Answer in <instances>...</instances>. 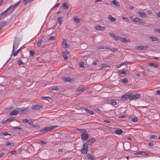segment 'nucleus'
Segmentation results:
<instances>
[{"label": "nucleus", "instance_id": "51", "mask_svg": "<svg viewBox=\"0 0 160 160\" xmlns=\"http://www.w3.org/2000/svg\"><path fill=\"white\" fill-rule=\"evenodd\" d=\"M155 32H158L160 33V28H156L154 29Z\"/></svg>", "mask_w": 160, "mask_h": 160}, {"label": "nucleus", "instance_id": "15", "mask_svg": "<svg viewBox=\"0 0 160 160\" xmlns=\"http://www.w3.org/2000/svg\"><path fill=\"white\" fill-rule=\"evenodd\" d=\"M84 110L87 113L89 114L90 115H93L94 114V112L92 110H90L87 108H85Z\"/></svg>", "mask_w": 160, "mask_h": 160}, {"label": "nucleus", "instance_id": "26", "mask_svg": "<svg viewBox=\"0 0 160 160\" xmlns=\"http://www.w3.org/2000/svg\"><path fill=\"white\" fill-rule=\"evenodd\" d=\"M133 21L136 24H138L140 21V19L138 18H135L133 20Z\"/></svg>", "mask_w": 160, "mask_h": 160}, {"label": "nucleus", "instance_id": "44", "mask_svg": "<svg viewBox=\"0 0 160 160\" xmlns=\"http://www.w3.org/2000/svg\"><path fill=\"white\" fill-rule=\"evenodd\" d=\"M157 138V136L156 135H152L150 137V138L151 139H156Z\"/></svg>", "mask_w": 160, "mask_h": 160}, {"label": "nucleus", "instance_id": "7", "mask_svg": "<svg viewBox=\"0 0 160 160\" xmlns=\"http://www.w3.org/2000/svg\"><path fill=\"white\" fill-rule=\"evenodd\" d=\"M96 30L99 31H104L106 29V28L105 27H103L99 25H97L95 27Z\"/></svg>", "mask_w": 160, "mask_h": 160}, {"label": "nucleus", "instance_id": "1", "mask_svg": "<svg viewBox=\"0 0 160 160\" xmlns=\"http://www.w3.org/2000/svg\"><path fill=\"white\" fill-rule=\"evenodd\" d=\"M139 94L137 93L133 94L132 93H129L128 94H125L121 97V99L122 101H124L129 99L130 100H136L140 97Z\"/></svg>", "mask_w": 160, "mask_h": 160}, {"label": "nucleus", "instance_id": "63", "mask_svg": "<svg viewBox=\"0 0 160 160\" xmlns=\"http://www.w3.org/2000/svg\"><path fill=\"white\" fill-rule=\"evenodd\" d=\"M60 3H58L56 4L54 6V8H56L58 7L60 5Z\"/></svg>", "mask_w": 160, "mask_h": 160}, {"label": "nucleus", "instance_id": "14", "mask_svg": "<svg viewBox=\"0 0 160 160\" xmlns=\"http://www.w3.org/2000/svg\"><path fill=\"white\" fill-rule=\"evenodd\" d=\"M18 112L15 110H13L11 112L10 114L11 116H15L18 115Z\"/></svg>", "mask_w": 160, "mask_h": 160}, {"label": "nucleus", "instance_id": "10", "mask_svg": "<svg viewBox=\"0 0 160 160\" xmlns=\"http://www.w3.org/2000/svg\"><path fill=\"white\" fill-rule=\"evenodd\" d=\"M95 141V140L94 139H89L87 141L86 143V145H92L93 143Z\"/></svg>", "mask_w": 160, "mask_h": 160}, {"label": "nucleus", "instance_id": "47", "mask_svg": "<svg viewBox=\"0 0 160 160\" xmlns=\"http://www.w3.org/2000/svg\"><path fill=\"white\" fill-rule=\"evenodd\" d=\"M55 38L54 37L52 36H51L49 37V38L48 39V40L49 41V40H54L55 39Z\"/></svg>", "mask_w": 160, "mask_h": 160}, {"label": "nucleus", "instance_id": "42", "mask_svg": "<svg viewBox=\"0 0 160 160\" xmlns=\"http://www.w3.org/2000/svg\"><path fill=\"white\" fill-rule=\"evenodd\" d=\"M107 67H109L107 65H103L102 66H101L100 67V69H102L104 68H106Z\"/></svg>", "mask_w": 160, "mask_h": 160}, {"label": "nucleus", "instance_id": "59", "mask_svg": "<svg viewBox=\"0 0 160 160\" xmlns=\"http://www.w3.org/2000/svg\"><path fill=\"white\" fill-rule=\"evenodd\" d=\"M156 94L158 96H160V90H157L156 92Z\"/></svg>", "mask_w": 160, "mask_h": 160}, {"label": "nucleus", "instance_id": "3", "mask_svg": "<svg viewBox=\"0 0 160 160\" xmlns=\"http://www.w3.org/2000/svg\"><path fill=\"white\" fill-rule=\"evenodd\" d=\"M58 127L57 125H52L50 127H47L41 129L40 131L41 132L45 133L48 131H50L54 128Z\"/></svg>", "mask_w": 160, "mask_h": 160}, {"label": "nucleus", "instance_id": "11", "mask_svg": "<svg viewBox=\"0 0 160 160\" xmlns=\"http://www.w3.org/2000/svg\"><path fill=\"white\" fill-rule=\"evenodd\" d=\"M88 88L87 87H79L76 90V91L77 92H84L86 91Z\"/></svg>", "mask_w": 160, "mask_h": 160}, {"label": "nucleus", "instance_id": "16", "mask_svg": "<svg viewBox=\"0 0 160 160\" xmlns=\"http://www.w3.org/2000/svg\"><path fill=\"white\" fill-rule=\"evenodd\" d=\"M120 40L123 42H130L129 39H126L125 38H121L120 39Z\"/></svg>", "mask_w": 160, "mask_h": 160}, {"label": "nucleus", "instance_id": "4", "mask_svg": "<svg viewBox=\"0 0 160 160\" xmlns=\"http://www.w3.org/2000/svg\"><path fill=\"white\" fill-rule=\"evenodd\" d=\"M82 147V149L81 151V152L83 154H85L86 153H87V152L88 151V146L86 144L84 143L83 144Z\"/></svg>", "mask_w": 160, "mask_h": 160}, {"label": "nucleus", "instance_id": "48", "mask_svg": "<svg viewBox=\"0 0 160 160\" xmlns=\"http://www.w3.org/2000/svg\"><path fill=\"white\" fill-rule=\"evenodd\" d=\"M105 47V46H103V45L100 46H99L98 47V50H99V49L104 48Z\"/></svg>", "mask_w": 160, "mask_h": 160}, {"label": "nucleus", "instance_id": "54", "mask_svg": "<svg viewBox=\"0 0 160 160\" xmlns=\"http://www.w3.org/2000/svg\"><path fill=\"white\" fill-rule=\"evenodd\" d=\"M140 23L144 24L145 23V22L143 21L142 19H140V21L139 22V24Z\"/></svg>", "mask_w": 160, "mask_h": 160}, {"label": "nucleus", "instance_id": "5", "mask_svg": "<svg viewBox=\"0 0 160 160\" xmlns=\"http://www.w3.org/2000/svg\"><path fill=\"white\" fill-rule=\"evenodd\" d=\"M19 45V42L17 41H14L13 43L12 54L14 52L15 49H17Z\"/></svg>", "mask_w": 160, "mask_h": 160}, {"label": "nucleus", "instance_id": "23", "mask_svg": "<svg viewBox=\"0 0 160 160\" xmlns=\"http://www.w3.org/2000/svg\"><path fill=\"white\" fill-rule=\"evenodd\" d=\"M43 42V40L41 39L39 40L37 43V46L38 47H39L41 46V45Z\"/></svg>", "mask_w": 160, "mask_h": 160}, {"label": "nucleus", "instance_id": "37", "mask_svg": "<svg viewBox=\"0 0 160 160\" xmlns=\"http://www.w3.org/2000/svg\"><path fill=\"white\" fill-rule=\"evenodd\" d=\"M22 48H21L20 49H19L18 51H16V52L15 53H14L13 54V55L14 56H17V54L18 53H19V52L21 51L22 50Z\"/></svg>", "mask_w": 160, "mask_h": 160}, {"label": "nucleus", "instance_id": "12", "mask_svg": "<svg viewBox=\"0 0 160 160\" xmlns=\"http://www.w3.org/2000/svg\"><path fill=\"white\" fill-rule=\"evenodd\" d=\"M149 38H151L152 41H157L158 42H159L160 41V39L157 37H153L152 36H150L149 37Z\"/></svg>", "mask_w": 160, "mask_h": 160}, {"label": "nucleus", "instance_id": "22", "mask_svg": "<svg viewBox=\"0 0 160 160\" xmlns=\"http://www.w3.org/2000/svg\"><path fill=\"white\" fill-rule=\"evenodd\" d=\"M138 14L142 18H144L145 16V14L143 12H138Z\"/></svg>", "mask_w": 160, "mask_h": 160}, {"label": "nucleus", "instance_id": "45", "mask_svg": "<svg viewBox=\"0 0 160 160\" xmlns=\"http://www.w3.org/2000/svg\"><path fill=\"white\" fill-rule=\"evenodd\" d=\"M113 38L115 40H118L119 39H120V38L119 37V36H114L113 37Z\"/></svg>", "mask_w": 160, "mask_h": 160}, {"label": "nucleus", "instance_id": "43", "mask_svg": "<svg viewBox=\"0 0 160 160\" xmlns=\"http://www.w3.org/2000/svg\"><path fill=\"white\" fill-rule=\"evenodd\" d=\"M22 121L23 122H29V124H30L31 123H32V121H31V122H29V120L27 119H23L22 120Z\"/></svg>", "mask_w": 160, "mask_h": 160}, {"label": "nucleus", "instance_id": "36", "mask_svg": "<svg viewBox=\"0 0 160 160\" xmlns=\"http://www.w3.org/2000/svg\"><path fill=\"white\" fill-rule=\"evenodd\" d=\"M1 135H4V136H6L8 135H10L7 132H2L1 133Z\"/></svg>", "mask_w": 160, "mask_h": 160}, {"label": "nucleus", "instance_id": "49", "mask_svg": "<svg viewBox=\"0 0 160 160\" xmlns=\"http://www.w3.org/2000/svg\"><path fill=\"white\" fill-rule=\"evenodd\" d=\"M30 54L31 56H33L35 54V52L33 50L31 51L30 52Z\"/></svg>", "mask_w": 160, "mask_h": 160}, {"label": "nucleus", "instance_id": "57", "mask_svg": "<svg viewBox=\"0 0 160 160\" xmlns=\"http://www.w3.org/2000/svg\"><path fill=\"white\" fill-rule=\"evenodd\" d=\"M16 150L12 151L10 152V153L12 154H14L16 153Z\"/></svg>", "mask_w": 160, "mask_h": 160}, {"label": "nucleus", "instance_id": "55", "mask_svg": "<svg viewBox=\"0 0 160 160\" xmlns=\"http://www.w3.org/2000/svg\"><path fill=\"white\" fill-rule=\"evenodd\" d=\"M126 117L125 115H122L119 117V118H124Z\"/></svg>", "mask_w": 160, "mask_h": 160}, {"label": "nucleus", "instance_id": "35", "mask_svg": "<svg viewBox=\"0 0 160 160\" xmlns=\"http://www.w3.org/2000/svg\"><path fill=\"white\" fill-rule=\"evenodd\" d=\"M43 98L45 100H47L49 102H51L52 100L51 98L49 97H43Z\"/></svg>", "mask_w": 160, "mask_h": 160}, {"label": "nucleus", "instance_id": "61", "mask_svg": "<svg viewBox=\"0 0 160 160\" xmlns=\"http://www.w3.org/2000/svg\"><path fill=\"white\" fill-rule=\"evenodd\" d=\"M80 67L81 68H83L84 67V65L83 63L82 62L80 64Z\"/></svg>", "mask_w": 160, "mask_h": 160}, {"label": "nucleus", "instance_id": "40", "mask_svg": "<svg viewBox=\"0 0 160 160\" xmlns=\"http://www.w3.org/2000/svg\"><path fill=\"white\" fill-rule=\"evenodd\" d=\"M88 158V159H90L91 160L93 159V157L91 154H88L87 155Z\"/></svg>", "mask_w": 160, "mask_h": 160}, {"label": "nucleus", "instance_id": "62", "mask_svg": "<svg viewBox=\"0 0 160 160\" xmlns=\"http://www.w3.org/2000/svg\"><path fill=\"white\" fill-rule=\"evenodd\" d=\"M29 0H24L23 1V3L24 4H25L26 5L28 2Z\"/></svg>", "mask_w": 160, "mask_h": 160}, {"label": "nucleus", "instance_id": "19", "mask_svg": "<svg viewBox=\"0 0 160 160\" xmlns=\"http://www.w3.org/2000/svg\"><path fill=\"white\" fill-rule=\"evenodd\" d=\"M62 7L65 10H67L69 8V6L68 5V4L65 2L63 3Z\"/></svg>", "mask_w": 160, "mask_h": 160}, {"label": "nucleus", "instance_id": "17", "mask_svg": "<svg viewBox=\"0 0 160 160\" xmlns=\"http://www.w3.org/2000/svg\"><path fill=\"white\" fill-rule=\"evenodd\" d=\"M72 78H71L69 77H64L63 78V80L65 82H69L71 81V79H72Z\"/></svg>", "mask_w": 160, "mask_h": 160}, {"label": "nucleus", "instance_id": "24", "mask_svg": "<svg viewBox=\"0 0 160 160\" xmlns=\"http://www.w3.org/2000/svg\"><path fill=\"white\" fill-rule=\"evenodd\" d=\"M5 145L7 146H10V147H12L14 146V144L13 143H11L9 142H6Z\"/></svg>", "mask_w": 160, "mask_h": 160}, {"label": "nucleus", "instance_id": "38", "mask_svg": "<svg viewBox=\"0 0 160 160\" xmlns=\"http://www.w3.org/2000/svg\"><path fill=\"white\" fill-rule=\"evenodd\" d=\"M74 21L76 22V23H79L80 21V19L78 18H77V17H75V18Z\"/></svg>", "mask_w": 160, "mask_h": 160}, {"label": "nucleus", "instance_id": "34", "mask_svg": "<svg viewBox=\"0 0 160 160\" xmlns=\"http://www.w3.org/2000/svg\"><path fill=\"white\" fill-rule=\"evenodd\" d=\"M51 90L52 91L55 90L58 91L59 90V88L57 87H51Z\"/></svg>", "mask_w": 160, "mask_h": 160}, {"label": "nucleus", "instance_id": "20", "mask_svg": "<svg viewBox=\"0 0 160 160\" xmlns=\"http://www.w3.org/2000/svg\"><path fill=\"white\" fill-rule=\"evenodd\" d=\"M108 18L110 21L112 22L115 21L116 20V18H115L112 17L111 15H110L108 16Z\"/></svg>", "mask_w": 160, "mask_h": 160}, {"label": "nucleus", "instance_id": "18", "mask_svg": "<svg viewBox=\"0 0 160 160\" xmlns=\"http://www.w3.org/2000/svg\"><path fill=\"white\" fill-rule=\"evenodd\" d=\"M123 132V131L121 129L116 130L115 131V134L117 135H120Z\"/></svg>", "mask_w": 160, "mask_h": 160}, {"label": "nucleus", "instance_id": "64", "mask_svg": "<svg viewBox=\"0 0 160 160\" xmlns=\"http://www.w3.org/2000/svg\"><path fill=\"white\" fill-rule=\"evenodd\" d=\"M63 53H64V54H69V52L68 51L65 50V52H63Z\"/></svg>", "mask_w": 160, "mask_h": 160}, {"label": "nucleus", "instance_id": "53", "mask_svg": "<svg viewBox=\"0 0 160 160\" xmlns=\"http://www.w3.org/2000/svg\"><path fill=\"white\" fill-rule=\"evenodd\" d=\"M63 56L65 60H66L68 59V57L67 55L64 54V55H63Z\"/></svg>", "mask_w": 160, "mask_h": 160}, {"label": "nucleus", "instance_id": "28", "mask_svg": "<svg viewBox=\"0 0 160 160\" xmlns=\"http://www.w3.org/2000/svg\"><path fill=\"white\" fill-rule=\"evenodd\" d=\"M18 63L19 66L24 67V63L20 59L18 61Z\"/></svg>", "mask_w": 160, "mask_h": 160}, {"label": "nucleus", "instance_id": "25", "mask_svg": "<svg viewBox=\"0 0 160 160\" xmlns=\"http://www.w3.org/2000/svg\"><path fill=\"white\" fill-rule=\"evenodd\" d=\"M28 108H25L23 109H22L20 112V113L21 114H23L24 113L28 111Z\"/></svg>", "mask_w": 160, "mask_h": 160}, {"label": "nucleus", "instance_id": "21", "mask_svg": "<svg viewBox=\"0 0 160 160\" xmlns=\"http://www.w3.org/2000/svg\"><path fill=\"white\" fill-rule=\"evenodd\" d=\"M111 3L114 4L116 6L118 7L119 6V4L118 2V1L116 0H113L111 2Z\"/></svg>", "mask_w": 160, "mask_h": 160}, {"label": "nucleus", "instance_id": "41", "mask_svg": "<svg viewBox=\"0 0 160 160\" xmlns=\"http://www.w3.org/2000/svg\"><path fill=\"white\" fill-rule=\"evenodd\" d=\"M132 121L133 122H136L138 121V118L136 117L133 118L132 119Z\"/></svg>", "mask_w": 160, "mask_h": 160}, {"label": "nucleus", "instance_id": "50", "mask_svg": "<svg viewBox=\"0 0 160 160\" xmlns=\"http://www.w3.org/2000/svg\"><path fill=\"white\" fill-rule=\"evenodd\" d=\"M122 19L123 20L125 21L126 22H128V19L126 17H122Z\"/></svg>", "mask_w": 160, "mask_h": 160}, {"label": "nucleus", "instance_id": "33", "mask_svg": "<svg viewBox=\"0 0 160 160\" xmlns=\"http://www.w3.org/2000/svg\"><path fill=\"white\" fill-rule=\"evenodd\" d=\"M110 103L113 105H116L117 103L115 100H113L110 101Z\"/></svg>", "mask_w": 160, "mask_h": 160}, {"label": "nucleus", "instance_id": "56", "mask_svg": "<svg viewBox=\"0 0 160 160\" xmlns=\"http://www.w3.org/2000/svg\"><path fill=\"white\" fill-rule=\"evenodd\" d=\"M11 121V118H8L7 120L5 121V122H9Z\"/></svg>", "mask_w": 160, "mask_h": 160}, {"label": "nucleus", "instance_id": "30", "mask_svg": "<svg viewBox=\"0 0 160 160\" xmlns=\"http://www.w3.org/2000/svg\"><path fill=\"white\" fill-rule=\"evenodd\" d=\"M6 23V22L5 21L2 22L0 23V30L5 26Z\"/></svg>", "mask_w": 160, "mask_h": 160}, {"label": "nucleus", "instance_id": "52", "mask_svg": "<svg viewBox=\"0 0 160 160\" xmlns=\"http://www.w3.org/2000/svg\"><path fill=\"white\" fill-rule=\"evenodd\" d=\"M109 34L112 38L115 36V34L112 32H110Z\"/></svg>", "mask_w": 160, "mask_h": 160}, {"label": "nucleus", "instance_id": "29", "mask_svg": "<svg viewBox=\"0 0 160 160\" xmlns=\"http://www.w3.org/2000/svg\"><path fill=\"white\" fill-rule=\"evenodd\" d=\"M149 64L150 67H153L155 68H157L158 67V65L155 63H149Z\"/></svg>", "mask_w": 160, "mask_h": 160}, {"label": "nucleus", "instance_id": "46", "mask_svg": "<svg viewBox=\"0 0 160 160\" xmlns=\"http://www.w3.org/2000/svg\"><path fill=\"white\" fill-rule=\"evenodd\" d=\"M32 126L33 127L37 129L40 128V126L38 125H32Z\"/></svg>", "mask_w": 160, "mask_h": 160}, {"label": "nucleus", "instance_id": "6", "mask_svg": "<svg viewBox=\"0 0 160 160\" xmlns=\"http://www.w3.org/2000/svg\"><path fill=\"white\" fill-rule=\"evenodd\" d=\"M81 137L82 139L84 140H86L89 137L88 134L86 132H83L81 135Z\"/></svg>", "mask_w": 160, "mask_h": 160}, {"label": "nucleus", "instance_id": "9", "mask_svg": "<svg viewBox=\"0 0 160 160\" xmlns=\"http://www.w3.org/2000/svg\"><path fill=\"white\" fill-rule=\"evenodd\" d=\"M123 146L124 149L126 151H128L130 148V144L128 142L124 145Z\"/></svg>", "mask_w": 160, "mask_h": 160}, {"label": "nucleus", "instance_id": "27", "mask_svg": "<svg viewBox=\"0 0 160 160\" xmlns=\"http://www.w3.org/2000/svg\"><path fill=\"white\" fill-rule=\"evenodd\" d=\"M106 49H108L109 50L112 52H115L117 51V49L115 48H110L108 47H107L106 48Z\"/></svg>", "mask_w": 160, "mask_h": 160}, {"label": "nucleus", "instance_id": "31", "mask_svg": "<svg viewBox=\"0 0 160 160\" xmlns=\"http://www.w3.org/2000/svg\"><path fill=\"white\" fill-rule=\"evenodd\" d=\"M63 45L62 47L64 48H67V42L66 40H64L63 42Z\"/></svg>", "mask_w": 160, "mask_h": 160}, {"label": "nucleus", "instance_id": "32", "mask_svg": "<svg viewBox=\"0 0 160 160\" xmlns=\"http://www.w3.org/2000/svg\"><path fill=\"white\" fill-rule=\"evenodd\" d=\"M62 17H59L58 18V22L60 24H61L62 23Z\"/></svg>", "mask_w": 160, "mask_h": 160}, {"label": "nucleus", "instance_id": "13", "mask_svg": "<svg viewBox=\"0 0 160 160\" xmlns=\"http://www.w3.org/2000/svg\"><path fill=\"white\" fill-rule=\"evenodd\" d=\"M148 48V46H142L141 45L138 46L137 48L139 50H146Z\"/></svg>", "mask_w": 160, "mask_h": 160}, {"label": "nucleus", "instance_id": "2", "mask_svg": "<svg viewBox=\"0 0 160 160\" xmlns=\"http://www.w3.org/2000/svg\"><path fill=\"white\" fill-rule=\"evenodd\" d=\"M20 1H18L14 5H12L10 6L6 10L2 12L1 14H0V18L2 16V15H3L4 13H5L7 11H8L9 9L11 8H12L13 10H14L15 9H16L17 7L18 6V5L20 3Z\"/></svg>", "mask_w": 160, "mask_h": 160}, {"label": "nucleus", "instance_id": "8", "mask_svg": "<svg viewBox=\"0 0 160 160\" xmlns=\"http://www.w3.org/2000/svg\"><path fill=\"white\" fill-rule=\"evenodd\" d=\"M42 106L39 105H33L32 107V110H37L38 109L42 108Z\"/></svg>", "mask_w": 160, "mask_h": 160}, {"label": "nucleus", "instance_id": "39", "mask_svg": "<svg viewBox=\"0 0 160 160\" xmlns=\"http://www.w3.org/2000/svg\"><path fill=\"white\" fill-rule=\"evenodd\" d=\"M128 80L126 78H125L122 80V82L125 83L128 82Z\"/></svg>", "mask_w": 160, "mask_h": 160}, {"label": "nucleus", "instance_id": "58", "mask_svg": "<svg viewBox=\"0 0 160 160\" xmlns=\"http://www.w3.org/2000/svg\"><path fill=\"white\" fill-rule=\"evenodd\" d=\"M141 153V154L142 155V156H145V155H148V154H146L144 152H143L142 151V153Z\"/></svg>", "mask_w": 160, "mask_h": 160}, {"label": "nucleus", "instance_id": "60", "mask_svg": "<svg viewBox=\"0 0 160 160\" xmlns=\"http://www.w3.org/2000/svg\"><path fill=\"white\" fill-rule=\"evenodd\" d=\"M4 155V153L3 152H0V158L2 157Z\"/></svg>", "mask_w": 160, "mask_h": 160}]
</instances>
